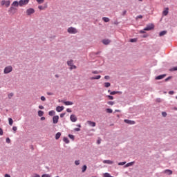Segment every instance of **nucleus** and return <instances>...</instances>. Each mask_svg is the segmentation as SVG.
<instances>
[{"label":"nucleus","mask_w":177,"mask_h":177,"mask_svg":"<svg viewBox=\"0 0 177 177\" xmlns=\"http://www.w3.org/2000/svg\"><path fill=\"white\" fill-rule=\"evenodd\" d=\"M75 68H77V66L75 65H72L71 66L70 70H75Z\"/></svg>","instance_id":"35"},{"label":"nucleus","mask_w":177,"mask_h":177,"mask_svg":"<svg viewBox=\"0 0 177 177\" xmlns=\"http://www.w3.org/2000/svg\"><path fill=\"white\" fill-rule=\"evenodd\" d=\"M13 93L8 94V99H12V97H13Z\"/></svg>","instance_id":"38"},{"label":"nucleus","mask_w":177,"mask_h":177,"mask_svg":"<svg viewBox=\"0 0 177 177\" xmlns=\"http://www.w3.org/2000/svg\"><path fill=\"white\" fill-rule=\"evenodd\" d=\"M86 168H87L86 165H84L82 168V172H85V171H86Z\"/></svg>","instance_id":"32"},{"label":"nucleus","mask_w":177,"mask_h":177,"mask_svg":"<svg viewBox=\"0 0 177 177\" xmlns=\"http://www.w3.org/2000/svg\"><path fill=\"white\" fill-rule=\"evenodd\" d=\"M47 95H48L49 96H51L52 95H53V93H47Z\"/></svg>","instance_id":"62"},{"label":"nucleus","mask_w":177,"mask_h":177,"mask_svg":"<svg viewBox=\"0 0 177 177\" xmlns=\"http://www.w3.org/2000/svg\"><path fill=\"white\" fill-rule=\"evenodd\" d=\"M87 124H88V125H90L91 127H96V123L91 120L87 121Z\"/></svg>","instance_id":"16"},{"label":"nucleus","mask_w":177,"mask_h":177,"mask_svg":"<svg viewBox=\"0 0 177 177\" xmlns=\"http://www.w3.org/2000/svg\"><path fill=\"white\" fill-rule=\"evenodd\" d=\"M111 41L109 39H105L102 40V44H104V45H109V44H110Z\"/></svg>","instance_id":"15"},{"label":"nucleus","mask_w":177,"mask_h":177,"mask_svg":"<svg viewBox=\"0 0 177 177\" xmlns=\"http://www.w3.org/2000/svg\"><path fill=\"white\" fill-rule=\"evenodd\" d=\"M62 103H64L65 106H73V104H74V103L71 101H62Z\"/></svg>","instance_id":"9"},{"label":"nucleus","mask_w":177,"mask_h":177,"mask_svg":"<svg viewBox=\"0 0 177 177\" xmlns=\"http://www.w3.org/2000/svg\"><path fill=\"white\" fill-rule=\"evenodd\" d=\"M73 60H70V61H68L67 62V64L68 66H69L71 67V66H73Z\"/></svg>","instance_id":"30"},{"label":"nucleus","mask_w":177,"mask_h":177,"mask_svg":"<svg viewBox=\"0 0 177 177\" xmlns=\"http://www.w3.org/2000/svg\"><path fill=\"white\" fill-rule=\"evenodd\" d=\"M68 138H70V139H72V140H74V136L73 135L69 134Z\"/></svg>","instance_id":"40"},{"label":"nucleus","mask_w":177,"mask_h":177,"mask_svg":"<svg viewBox=\"0 0 177 177\" xmlns=\"http://www.w3.org/2000/svg\"><path fill=\"white\" fill-rule=\"evenodd\" d=\"M104 87H105V88H109V86H111V84H110V82H105V83L104 84Z\"/></svg>","instance_id":"26"},{"label":"nucleus","mask_w":177,"mask_h":177,"mask_svg":"<svg viewBox=\"0 0 177 177\" xmlns=\"http://www.w3.org/2000/svg\"><path fill=\"white\" fill-rule=\"evenodd\" d=\"M39 5H41L45 2V0H36Z\"/></svg>","instance_id":"28"},{"label":"nucleus","mask_w":177,"mask_h":177,"mask_svg":"<svg viewBox=\"0 0 177 177\" xmlns=\"http://www.w3.org/2000/svg\"><path fill=\"white\" fill-rule=\"evenodd\" d=\"M165 174H167V175H172V171L169 169H166L164 171Z\"/></svg>","instance_id":"19"},{"label":"nucleus","mask_w":177,"mask_h":177,"mask_svg":"<svg viewBox=\"0 0 177 177\" xmlns=\"http://www.w3.org/2000/svg\"><path fill=\"white\" fill-rule=\"evenodd\" d=\"M63 140L65 142V143H70V140L66 137H64Z\"/></svg>","instance_id":"29"},{"label":"nucleus","mask_w":177,"mask_h":177,"mask_svg":"<svg viewBox=\"0 0 177 177\" xmlns=\"http://www.w3.org/2000/svg\"><path fill=\"white\" fill-rule=\"evenodd\" d=\"M64 115H66V113H61L60 114V118H63V117H64Z\"/></svg>","instance_id":"52"},{"label":"nucleus","mask_w":177,"mask_h":177,"mask_svg":"<svg viewBox=\"0 0 177 177\" xmlns=\"http://www.w3.org/2000/svg\"><path fill=\"white\" fill-rule=\"evenodd\" d=\"M35 13V10H34V8H28L27 10H26V14L28 16H30L32 14Z\"/></svg>","instance_id":"7"},{"label":"nucleus","mask_w":177,"mask_h":177,"mask_svg":"<svg viewBox=\"0 0 177 177\" xmlns=\"http://www.w3.org/2000/svg\"><path fill=\"white\" fill-rule=\"evenodd\" d=\"M100 78H102L101 75H97L95 77H91L90 80H100Z\"/></svg>","instance_id":"21"},{"label":"nucleus","mask_w":177,"mask_h":177,"mask_svg":"<svg viewBox=\"0 0 177 177\" xmlns=\"http://www.w3.org/2000/svg\"><path fill=\"white\" fill-rule=\"evenodd\" d=\"M39 109H40V110H44V106H42V105H40V106H39Z\"/></svg>","instance_id":"53"},{"label":"nucleus","mask_w":177,"mask_h":177,"mask_svg":"<svg viewBox=\"0 0 177 177\" xmlns=\"http://www.w3.org/2000/svg\"><path fill=\"white\" fill-rule=\"evenodd\" d=\"M107 104H109V106H113V105L114 104V102H113V101H109V102H107Z\"/></svg>","instance_id":"36"},{"label":"nucleus","mask_w":177,"mask_h":177,"mask_svg":"<svg viewBox=\"0 0 177 177\" xmlns=\"http://www.w3.org/2000/svg\"><path fill=\"white\" fill-rule=\"evenodd\" d=\"M1 6H6V8H9L10 6V1L2 0L1 1Z\"/></svg>","instance_id":"3"},{"label":"nucleus","mask_w":177,"mask_h":177,"mask_svg":"<svg viewBox=\"0 0 177 177\" xmlns=\"http://www.w3.org/2000/svg\"><path fill=\"white\" fill-rule=\"evenodd\" d=\"M55 114H56V112L55 111H53H53H50L48 112V115H50V117L55 115Z\"/></svg>","instance_id":"23"},{"label":"nucleus","mask_w":177,"mask_h":177,"mask_svg":"<svg viewBox=\"0 0 177 177\" xmlns=\"http://www.w3.org/2000/svg\"><path fill=\"white\" fill-rule=\"evenodd\" d=\"M170 71H177V66L173 67L171 69H170Z\"/></svg>","instance_id":"37"},{"label":"nucleus","mask_w":177,"mask_h":177,"mask_svg":"<svg viewBox=\"0 0 177 177\" xmlns=\"http://www.w3.org/2000/svg\"><path fill=\"white\" fill-rule=\"evenodd\" d=\"M48 8V4H44V6H38V9H39V10H45V9H46Z\"/></svg>","instance_id":"11"},{"label":"nucleus","mask_w":177,"mask_h":177,"mask_svg":"<svg viewBox=\"0 0 177 177\" xmlns=\"http://www.w3.org/2000/svg\"><path fill=\"white\" fill-rule=\"evenodd\" d=\"M174 91H169V95H174Z\"/></svg>","instance_id":"60"},{"label":"nucleus","mask_w":177,"mask_h":177,"mask_svg":"<svg viewBox=\"0 0 177 177\" xmlns=\"http://www.w3.org/2000/svg\"><path fill=\"white\" fill-rule=\"evenodd\" d=\"M70 120H71V121H72V122H76V121H77V116H75V115H71L70 116Z\"/></svg>","instance_id":"10"},{"label":"nucleus","mask_w":177,"mask_h":177,"mask_svg":"<svg viewBox=\"0 0 177 177\" xmlns=\"http://www.w3.org/2000/svg\"><path fill=\"white\" fill-rule=\"evenodd\" d=\"M102 20L105 22V23H109V21H110V19H109L108 17H103Z\"/></svg>","instance_id":"25"},{"label":"nucleus","mask_w":177,"mask_h":177,"mask_svg":"<svg viewBox=\"0 0 177 177\" xmlns=\"http://www.w3.org/2000/svg\"><path fill=\"white\" fill-rule=\"evenodd\" d=\"M8 122H9V125H13V119H12L11 118H9Z\"/></svg>","instance_id":"27"},{"label":"nucleus","mask_w":177,"mask_h":177,"mask_svg":"<svg viewBox=\"0 0 177 177\" xmlns=\"http://www.w3.org/2000/svg\"><path fill=\"white\" fill-rule=\"evenodd\" d=\"M41 177H50V175L49 174H43Z\"/></svg>","instance_id":"46"},{"label":"nucleus","mask_w":177,"mask_h":177,"mask_svg":"<svg viewBox=\"0 0 177 177\" xmlns=\"http://www.w3.org/2000/svg\"><path fill=\"white\" fill-rule=\"evenodd\" d=\"M127 164V162H120L118 163V165H125Z\"/></svg>","instance_id":"39"},{"label":"nucleus","mask_w":177,"mask_h":177,"mask_svg":"<svg viewBox=\"0 0 177 177\" xmlns=\"http://www.w3.org/2000/svg\"><path fill=\"white\" fill-rule=\"evenodd\" d=\"M169 9L168 8H165V10L162 12L163 16H167L169 13Z\"/></svg>","instance_id":"18"},{"label":"nucleus","mask_w":177,"mask_h":177,"mask_svg":"<svg viewBox=\"0 0 177 177\" xmlns=\"http://www.w3.org/2000/svg\"><path fill=\"white\" fill-rule=\"evenodd\" d=\"M12 131H14V132L15 133L16 131H17V127H15V126H14V127H12Z\"/></svg>","instance_id":"42"},{"label":"nucleus","mask_w":177,"mask_h":177,"mask_svg":"<svg viewBox=\"0 0 177 177\" xmlns=\"http://www.w3.org/2000/svg\"><path fill=\"white\" fill-rule=\"evenodd\" d=\"M106 113H109V114H111L113 113V109H106Z\"/></svg>","instance_id":"33"},{"label":"nucleus","mask_w":177,"mask_h":177,"mask_svg":"<svg viewBox=\"0 0 177 177\" xmlns=\"http://www.w3.org/2000/svg\"><path fill=\"white\" fill-rule=\"evenodd\" d=\"M137 19H143V16H142V15H138V16L137 17Z\"/></svg>","instance_id":"56"},{"label":"nucleus","mask_w":177,"mask_h":177,"mask_svg":"<svg viewBox=\"0 0 177 177\" xmlns=\"http://www.w3.org/2000/svg\"><path fill=\"white\" fill-rule=\"evenodd\" d=\"M133 164H135V162H131L127 163V164L125 165V167H132V165H133Z\"/></svg>","instance_id":"24"},{"label":"nucleus","mask_w":177,"mask_h":177,"mask_svg":"<svg viewBox=\"0 0 177 177\" xmlns=\"http://www.w3.org/2000/svg\"><path fill=\"white\" fill-rule=\"evenodd\" d=\"M32 177H41V176H39V174H33Z\"/></svg>","instance_id":"43"},{"label":"nucleus","mask_w":177,"mask_h":177,"mask_svg":"<svg viewBox=\"0 0 177 177\" xmlns=\"http://www.w3.org/2000/svg\"><path fill=\"white\" fill-rule=\"evenodd\" d=\"M103 163L104 164H109V165H111V164H113L114 162L110 160H103Z\"/></svg>","instance_id":"17"},{"label":"nucleus","mask_w":177,"mask_h":177,"mask_svg":"<svg viewBox=\"0 0 177 177\" xmlns=\"http://www.w3.org/2000/svg\"><path fill=\"white\" fill-rule=\"evenodd\" d=\"M7 143H10V139L9 138H6Z\"/></svg>","instance_id":"54"},{"label":"nucleus","mask_w":177,"mask_h":177,"mask_svg":"<svg viewBox=\"0 0 177 177\" xmlns=\"http://www.w3.org/2000/svg\"><path fill=\"white\" fill-rule=\"evenodd\" d=\"M5 177H10V175H9V174H6V175H5Z\"/></svg>","instance_id":"64"},{"label":"nucleus","mask_w":177,"mask_h":177,"mask_svg":"<svg viewBox=\"0 0 177 177\" xmlns=\"http://www.w3.org/2000/svg\"><path fill=\"white\" fill-rule=\"evenodd\" d=\"M101 142H102V140H101L100 139H98V140H97V145H100Z\"/></svg>","instance_id":"51"},{"label":"nucleus","mask_w":177,"mask_h":177,"mask_svg":"<svg viewBox=\"0 0 177 177\" xmlns=\"http://www.w3.org/2000/svg\"><path fill=\"white\" fill-rule=\"evenodd\" d=\"M167 34V30H163L159 33L160 37H164Z\"/></svg>","instance_id":"22"},{"label":"nucleus","mask_w":177,"mask_h":177,"mask_svg":"<svg viewBox=\"0 0 177 177\" xmlns=\"http://www.w3.org/2000/svg\"><path fill=\"white\" fill-rule=\"evenodd\" d=\"M41 100H42V102H45V100H46V98H45L44 96H41Z\"/></svg>","instance_id":"44"},{"label":"nucleus","mask_w":177,"mask_h":177,"mask_svg":"<svg viewBox=\"0 0 177 177\" xmlns=\"http://www.w3.org/2000/svg\"><path fill=\"white\" fill-rule=\"evenodd\" d=\"M59 122V115H55L53 118V124H57Z\"/></svg>","instance_id":"8"},{"label":"nucleus","mask_w":177,"mask_h":177,"mask_svg":"<svg viewBox=\"0 0 177 177\" xmlns=\"http://www.w3.org/2000/svg\"><path fill=\"white\" fill-rule=\"evenodd\" d=\"M44 120H45V117H41V121H44Z\"/></svg>","instance_id":"63"},{"label":"nucleus","mask_w":177,"mask_h":177,"mask_svg":"<svg viewBox=\"0 0 177 177\" xmlns=\"http://www.w3.org/2000/svg\"><path fill=\"white\" fill-rule=\"evenodd\" d=\"M156 102H158V103H160V102H161V99H160V98H158V99L156 100Z\"/></svg>","instance_id":"61"},{"label":"nucleus","mask_w":177,"mask_h":177,"mask_svg":"<svg viewBox=\"0 0 177 177\" xmlns=\"http://www.w3.org/2000/svg\"><path fill=\"white\" fill-rule=\"evenodd\" d=\"M107 97L109 99V100H113V99H114V97L111 95H108Z\"/></svg>","instance_id":"41"},{"label":"nucleus","mask_w":177,"mask_h":177,"mask_svg":"<svg viewBox=\"0 0 177 177\" xmlns=\"http://www.w3.org/2000/svg\"><path fill=\"white\" fill-rule=\"evenodd\" d=\"M153 28H154V25L153 24H151L149 25H147V27L144 28V31H150Z\"/></svg>","instance_id":"6"},{"label":"nucleus","mask_w":177,"mask_h":177,"mask_svg":"<svg viewBox=\"0 0 177 177\" xmlns=\"http://www.w3.org/2000/svg\"><path fill=\"white\" fill-rule=\"evenodd\" d=\"M171 80V77H169L165 80V81L167 82V81H169Z\"/></svg>","instance_id":"57"},{"label":"nucleus","mask_w":177,"mask_h":177,"mask_svg":"<svg viewBox=\"0 0 177 177\" xmlns=\"http://www.w3.org/2000/svg\"><path fill=\"white\" fill-rule=\"evenodd\" d=\"M167 76V75L164 74V75H160L159 76H157L155 80H162V78H165V77Z\"/></svg>","instance_id":"14"},{"label":"nucleus","mask_w":177,"mask_h":177,"mask_svg":"<svg viewBox=\"0 0 177 177\" xmlns=\"http://www.w3.org/2000/svg\"><path fill=\"white\" fill-rule=\"evenodd\" d=\"M93 74H99V72H98V71H93Z\"/></svg>","instance_id":"59"},{"label":"nucleus","mask_w":177,"mask_h":177,"mask_svg":"<svg viewBox=\"0 0 177 177\" xmlns=\"http://www.w3.org/2000/svg\"><path fill=\"white\" fill-rule=\"evenodd\" d=\"M162 115L163 117H167V112H162Z\"/></svg>","instance_id":"48"},{"label":"nucleus","mask_w":177,"mask_h":177,"mask_svg":"<svg viewBox=\"0 0 177 177\" xmlns=\"http://www.w3.org/2000/svg\"><path fill=\"white\" fill-rule=\"evenodd\" d=\"M74 131H75L76 132H80V131H81L80 128H75L74 129Z\"/></svg>","instance_id":"45"},{"label":"nucleus","mask_w":177,"mask_h":177,"mask_svg":"<svg viewBox=\"0 0 177 177\" xmlns=\"http://www.w3.org/2000/svg\"><path fill=\"white\" fill-rule=\"evenodd\" d=\"M63 110H64V106H58L56 108V111H57V113H60V112L63 111Z\"/></svg>","instance_id":"12"},{"label":"nucleus","mask_w":177,"mask_h":177,"mask_svg":"<svg viewBox=\"0 0 177 177\" xmlns=\"http://www.w3.org/2000/svg\"><path fill=\"white\" fill-rule=\"evenodd\" d=\"M38 115H39V117H42V115H44V111H38Z\"/></svg>","instance_id":"31"},{"label":"nucleus","mask_w":177,"mask_h":177,"mask_svg":"<svg viewBox=\"0 0 177 177\" xmlns=\"http://www.w3.org/2000/svg\"><path fill=\"white\" fill-rule=\"evenodd\" d=\"M75 165H80V160H75Z\"/></svg>","instance_id":"47"},{"label":"nucleus","mask_w":177,"mask_h":177,"mask_svg":"<svg viewBox=\"0 0 177 177\" xmlns=\"http://www.w3.org/2000/svg\"><path fill=\"white\" fill-rule=\"evenodd\" d=\"M130 42H136V39H130Z\"/></svg>","instance_id":"50"},{"label":"nucleus","mask_w":177,"mask_h":177,"mask_svg":"<svg viewBox=\"0 0 177 177\" xmlns=\"http://www.w3.org/2000/svg\"><path fill=\"white\" fill-rule=\"evenodd\" d=\"M105 80H110V76L106 75L104 76Z\"/></svg>","instance_id":"55"},{"label":"nucleus","mask_w":177,"mask_h":177,"mask_svg":"<svg viewBox=\"0 0 177 177\" xmlns=\"http://www.w3.org/2000/svg\"><path fill=\"white\" fill-rule=\"evenodd\" d=\"M28 2L30 0H19V6L22 8V6H25L26 5H28Z\"/></svg>","instance_id":"5"},{"label":"nucleus","mask_w":177,"mask_h":177,"mask_svg":"<svg viewBox=\"0 0 177 177\" xmlns=\"http://www.w3.org/2000/svg\"><path fill=\"white\" fill-rule=\"evenodd\" d=\"M66 111H67V113H71L72 111L70 109H67Z\"/></svg>","instance_id":"58"},{"label":"nucleus","mask_w":177,"mask_h":177,"mask_svg":"<svg viewBox=\"0 0 177 177\" xmlns=\"http://www.w3.org/2000/svg\"><path fill=\"white\" fill-rule=\"evenodd\" d=\"M19 6H20L19 1H13L12 3L11 4V7L9 9V12L10 13H12L15 9V8H18Z\"/></svg>","instance_id":"1"},{"label":"nucleus","mask_w":177,"mask_h":177,"mask_svg":"<svg viewBox=\"0 0 177 177\" xmlns=\"http://www.w3.org/2000/svg\"><path fill=\"white\" fill-rule=\"evenodd\" d=\"M124 122H126V124H129L130 125H133L135 124V121H132V120H124Z\"/></svg>","instance_id":"13"},{"label":"nucleus","mask_w":177,"mask_h":177,"mask_svg":"<svg viewBox=\"0 0 177 177\" xmlns=\"http://www.w3.org/2000/svg\"><path fill=\"white\" fill-rule=\"evenodd\" d=\"M60 136H62V133H60V132L57 133L56 135H55L56 140L60 139Z\"/></svg>","instance_id":"20"},{"label":"nucleus","mask_w":177,"mask_h":177,"mask_svg":"<svg viewBox=\"0 0 177 177\" xmlns=\"http://www.w3.org/2000/svg\"><path fill=\"white\" fill-rule=\"evenodd\" d=\"M67 31L69 34H77V32H78V30H77V29L73 27L68 28Z\"/></svg>","instance_id":"4"},{"label":"nucleus","mask_w":177,"mask_h":177,"mask_svg":"<svg viewBox=\"0 0 177 177\" xmlns=\"http://www.w3.org/2000/svg\"><path fill=\"white\" fill-rule=\"evenodd\" d=\"M12 71H13V67H12V66H8L3 70L4 74H9V73H12Z\"/></svg>","instance_id":"2"},{"label":"nucleus","mask_w":177,"mask_h":177,"mask_svg":"<svg viewBox=\"0 0 177 177\" xmlns=\"http://www.w3.org/2000/svg\"><path fill=\"white\" fill-rule=\"evenodd\" d=\"M0 135L2 136L3 135V130H2V129L0 128Z\"/></svg>","instance_id":"49"},{"label":"nucleus","mask_w":177,"mask_h":177,"mask_svg":"<svg viewBox=\"0 0 177 177\" xmlns=\"http://www.w3.org/2000/svg\"><path fill=\"white\" fill-rule=\"evenodd\" d=\"M117 93H120V91H111L110 95H117Z\"/></svg>","instance_id":"34"}]
</instances>
